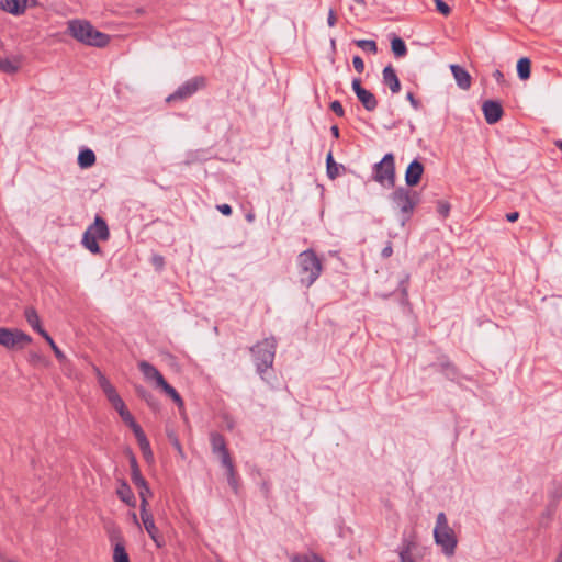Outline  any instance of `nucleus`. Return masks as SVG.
<instances>
[{
	"label": "nucleus",
	"mask_w": 562,
	"mask_h": 562,
	"mask_svg": "<svg viewBox=\"0 0 562 562\" xmlns=\"http://www.w3.org/2000/svg\"><path fill=\"white\" fill-rule=\"evenodd\" d=\"M67 32L77 42L87 46L105 47L110 43V35L97 30L89 21L72 19L67 22Z\"/></svg>",
	"instance_id": "f257e3e1"
},
{
	"label": "nucleus",
	"mask_w": 562,
	"mask_h": 562,
	"mask_svg": "<svg viewBox=\"0 0 562 562\" xmlns=\"http://www.w3.org/2000/svg\"><path fill=\"white\" fill-rule=\"evenodd\" d=\"M434 541L440 548L441 553L446 558H452L458 547V536L453 528L449 525L445 513H439L436 517L434 528Z\"/></svg>",
	"instance_id": "f03ea898"
},
{
	"label": "nucleus",
	"mask_w": 562,
	"mask_h": 562,
	"mask_svg": "<svg viewBox=\"0 0 562 562\" xmlns=\"http://www.w3.org/2000/svg\"><path fill=\"white\" fill-rule=\"evenodd\" d=\"M138 368L148 383H153L156 387L161 389L175 401L179 409L183 411L184 404L181 396L171 385L166 382L161 373L153 364L147 361H140L138 363Z\"/></svg>",
	"instance_id": "7ed1b4c3"
},
{
	"label": "nucleus",
	"mask_w": 562,
	"mask_h": 562,
	"mask_svg": "<svg viewBox=\"0 0 562 562\" xmlns=\"http://www.w3.org/2000/svg\"><path fill=\"white\" fill-rule=\"evenodd\" d=\"M301 282L311 286L322 272V263L313 250H305L297 258Z\"/></svg>",
	"instance_id": "20e7f679"
},
{
	"label": "nucleus",
	"mask_w": 562,
	"mask_h": 562,
	"mask_svg": "<svg viewBox=\"0 0 562 562\" xmlns=\"http://www.w3.org/2000/svg\"><path fill=\"white\" fill-rule=\"evenodd\" d=\"M110 236L108 225L103 218L97 216L93 224L90 225L83 234L82 245L92 254L100 252L98 241L108 240Z\"/></svg>",
	"instance_id": "39448f33"
},
{
	"label": "nucleus",
	"mask_w": 562,
	"mask_h": 562,
	"mask_svg": "<svg viewBox=\"0 0 562 562\" xmlns=\"http://www.w3.org/2000/svg\"><path fill=\"white\" fill-rule=\"evenodd\" d=\"M276 345L274 338H266L251 349L255 355L257 369L260 373L272 366Z\"/></svg>",
	"instance_id": "423d86ee"
},
{
	"label": "nucleus",
	"mask_w": 562,
	"mask_h": 562,
	"mask_svg": "<svg viewBox=\"0 0 562 562\" xmlns=\"http://www.w3.org/2000/svg\"><path fill=\"white\" fill-rule=\"evenodd\" d=\"M374 180L383 187H393L395 181L394 156L386 154L380 162L374 166Z\"/></svg>",
	"instance_id": "0eeeda50"
},
{
	"label": "nucleus",
	"mask_w": 562,
	"mask_h": 562,
	"mask_svg": "<svg viewBox=\"0 0 562 562\" xmlns=\"http://www.w3.org/2000/svg\"><path fill=\"white\" fill-rule=\"evenodd\" d=\"M32 342V338L21 329L0 327V345L7 349H21Z\"/></svg>",
	"instance_id": "6e6552de"
},
{
	"label": "nucleus",
	"mask_w": 562,
	"mask_h": 562,
	"mask_svg": "<svg viewBox=\"0 0 562 562\" xmlns=\"http://www.w3.org/2000/svg\"><path fill=\"white\" fill-rule=\"evenodd\" d=\"M211 445L214 453L218 456L222 464L227 469L228 472V483L235 490L236 481L234 476V467L232 460L229 458L228 451L226 449L224 438L218 434H212L211 436Z\"/></svg>",
	"instance_id": "1a4fd4ad"
},
{
	"label": "nucleus",
	"mask_w": 562,
	"mask_h": 562,
	"mask_svg": "<svg viewBox=\"0 0 562 562\" xmlns=\"http://www.w3.org/2000/svg\"><path fill=\"white\" fill-rule=\"evenodd\" d=\"M205 87V78L204 77H194L187 80L182 83L175 93L170 94L167 98V102L184 100L192 94H194L198 90Z\"/></svg>",
	"instance_id": "9d476101"
},
{
	"label": "nucleus",
	"mask_w": 562,
	"mask_h": 562,
	"mask_svg": "<svg viewBox=\"0 0 562 562\" xmlns=\"http://www.w3.org/2000/svg\"><path fill=\"white\" fill-rule=\"evenodd\" d=\"M391 199L393 203L403 212L411 214L414 211V207L418 203V196L417 194L411 193L405 188H398L396 189L392 195Z\"/></svg>",
	"instance_id": "9b49d317"
},
{
	"label": "nucleus",
	"mask_w": 562,
	"mask_h": 562,
	"mask_svg": "<svg viewBox=\"0 0 562 562\" xmlns=\"http://www.w3.org/2000/svg\"><path fill=\"white\" fill-rule=\"evenodd\" d=\"M94 372L98 379L99 386L101 387L102 392L104 393L106 400L112 405V407L115 409L119 406L125 404L124 401L119 395L114 385L110 382V380L98 368H94Z\"/></svg>",
	"instance_id": "f8f14e48"
},
{
	"label": "nucleus",
	"mask_w": 562,
	"mask_h": 562,
	"mask_svg": "<svg viewBox=\"0 0 562 562\" xmlns=\"http://www.w3.org/2000/svg\"><path fill=\"white\" fill-rule=\"evenodd\" d=\"M38 5L37 0H0V10L15 16L23 15L27 9Z\"/></svg>",
	"instance_id": "ddd939ff"
},
{
	"label": "nucleus",
	"mask_w": 562,
	"mask_h": 562,
	"mask_svg": "<svg viewBox=\"0 0 562 562\" xmlns=\"http://www.w3.org/2000/svg\"><path fill=\"white\" fill-rule=\"evenodd\" d=\"M352 89L366 110H368V111L375 110V108L378 105L376 99L373 93H371L369 90H366L364 88L361 87L360 79L356 78L352 80Z\"/></svg>",
	"instance_id": "4468645a"
},
{
	"label": "nucleus",
	"mask_w": 562,
	"mask_h": 562,
	"mask_svg": "<svg viewBox=\"0 0 562 562\" xmlns=\"http://www.w3.org/2000/svg\"><path fill=\"white\" fill-rule=\"evenodd\" d=\"M143 526L150 537V539L154 541L157 548H162L165 546V539L161 536L159 529L157 528L154 517L151 514L142 515L140 516Z\"/></svg>",
	"instance_id": "2eb2a0df"
},
{
	"label": "nucleus",
	"mask_w": 562,
	"mask_h": 562,
	"mask_svg": "<svg viewBox=\"0 0 562 562\" xmlns=\"http://www.w3.org/2000/svg\"><path fill=\"white\" fill-rule=\"evenodd\" d=\"M484 117L488 124L497 123L503 115V108L499 102L487 100L482 104Z\"/></svg>",
	"instance_id": "dca6fc26"
},
{
	"label": "nucleus",
	"mask_w": 562,
	"mask_h": 562,
	"mask_svg": "<svg viewBox=\"0 0 562 562\" xmlns=\"http://www.w3.org/2000/svg\"><path fill=\"white\" fill-rule=\"evenodd\" d=\"M424 173V166L418 160H413L405 172V182L409 187H415L419 183Z\"/></svg>",
	"instance_id": "f3484780"
},
{
	"label": "nucleus",
	"mask_w": 562,
	"mask_h": 562,
	"mask_svg": "<svg viewBox=\"0 0 562 562\" xmlns=\"http://www.w3.org/2000/svg\"><path fill=\"white\" fill-rule=\"evenodd\" d=\"M451 72L454 77L457 85L463 89L468 90L471 87V76L470 74L462 67L458 65L450 66Z\"/></svg>",
	"instance_id": "a211bd4d"
},
{
	"label": "nucleus",
	"mask_w": 562,
	"mask_h": 562,
	"mask_svg": "<svg viewBox=\"0 0 562 562\" xmlns=\"http://www.w3.org/2000/svg\"><path fill=\"white\" fill-rule=\"evenodd\" d=\"M24 316L29 325L37 331L42 337H44L45 334H48L41 325V319L38 316L37 311L33 306H29L24 311Z\"/></svg>",
	"instance_id": "6ab92c4d"
},
{
	"label": "nucleus",
	"mask_w": 562,
	"mask_h": 562,
	"mask_svg": "<svg viewBox=\"0 0 562 562\" xmlns=\"http://www.w3.org/2000/svg\"><path fill=\"white\" fill-rule=\"evenodd\" d=\"M383 81L386 86H389L393 93H397L401 90L400 80L392 66H387L383 69Z\"/></svg>",
	"instance_id": "aec40b11"
},
{
	"label": "nucleus",
	"mask_w": 562,
	"mask_h": 562,
	"mask_svg": "<svg viewBox=\"0 0 562 562\" xmlns=\"http://www.w3.org/2000/svg\"><path fill=\"white\" fill-rule=\"evenodd\" d=\"M116 494H117L119 498L122 502H124L125 504H127L128 506L134 507L136 505L135 496H134L131 487L125 482H122L120 484V486L116 490Z\"/></svg>",
	"instance_id": "412c9836"
},
{
	"label": "nucleus",
	"mask_w": 562,
	"mask_h": 562,
	"mask_svg": "<svg viewBox=\"0 0 562 562\" xmlns=\"http://www.w3.org/2000/svg\"><path fill=\"white\" fill-rule=\"evenodd\" d=\"M21 68V57L14 56L0 60V69L7 74H14Z\"/></svg>",
	"instance_id": "4be33fe9"
},
{
	"label": "nucleus",
	"mask_w": 562,
	"mask_h": 562,
	"mask_svg": "<svg viewBox=\"0 0 562 562\" xmlns=\"http://www.w3.org/2000/svg\"><path fill=\"white\" fill-rule=\"evenodd\" d=\"M95 164V155L91 149H83L78 155V165L82 169L92 167Z\"/></svg>",
	"instance_id": "5701e85b"
},
{
	"label": "nucleus",
	"mask_w": 562,
	"mask_h": 562,
	"mask_svg": "<svg viewBox=\"0 0 562 562\" xmlns=\"http://www.w3.org/2000/svg\"><path fill=\"white\" fill-rule=\"evenodd\" d=\"M138 488V494L140 498V516L151 514L148 510V497L151 495L150 488L147 484L145 486H136Z\"/></svg>",
	"instance_id": "b1692460"
},
{
	"label": "nucleus",
	"mask_w": 562,
	"mask_h": 562,
	"mask_svg": "<svg viewBox=\"0 0 562 562\" xmlns=\"http://www.w3.org/2000/svg\"><path fill=\"white\" fill-rule=\"evenodd\" d=\"M130 461H131V469H132V473H131L132 482L135 484V486H145V484H147V482L140 474V470H139V467L137 464L135 457L132 456Z\"/></svg>",
	"instance_id": "393cba45"
},
{
	"label": "nucleus",
	"mask_w": 562,
	"mask_h": 562,
	"mask_svg": "<svg viewBox=\"0 0 562 562\" xmlns=\"http://www.w3.org/2000/svg\"><path fill=\"white\" fill-rule=\"evenodd\" d=\"M531 72V63L529 58L522 57L517 61V74L521 80H527L530 78Z\"/></svg>",
	"instance_id": "a878e982"
},
{
	"label": "nucleus",
	"mask_w": 562,
	"mask_h": 562,
	"mask_svg": "<svg viewBox=\"0 0 562 562\" xmlns=\"http://www.w3.org/2000/svg\"><path fill=\"white\" fill-rule=\"evenodd\" d=\"M113 561L114 562H130L128 554L125 550L123 542L117 541L113 549Z\"/></svg>",
	"instance_id": "bb28decb"
},
{
	"label": "nucleus",
	"mask_w": 562,
	"mask_h": 562,
	"mask_svg": "<svg viewBox=\"0 0 562 562\" xmlns=\"http://www.w3.org/2000/svg\"><path fill=\"white\" fill-rule=\"evenodd\" d=\"M391 48L396 57H403L407 53L406 45H405L404 41L400 37H394L391 41Z\"/></svg>",
	"instance_id": "cd10ccee"
},
{
	"label": "nucleus",
	"mask_w": 562,
	"mask_h": 562,
	"mask_svg": "<svg viewBox=\"0 0 562 562\" xmlns=\"http://www.w3.org/2000/svg\"><path fill=\"white\" fill-rule=\"evenodd\" d=\"M327 175L330 179H335L339 175V166L334 161L331 153L327 155Z\"/></svg>",
	"instance_id": "c85d7f7f"
},
{
	"label": "nucleus",
	"mask_w": 562,
	"mask_h": 562,
	"mask_svg": "<svg viewBox=\"0 0 562 562\" xmlns=\"http://www.w3.org/2000/svg\"><path fill=\"white\" fill-rule=\"evenodd\" d=\"M115 411L119 413L120 417L127 426H131L135 422L134 417L132 416L125 404L119 406L117 408H115Z\"/></svg>",
	"instance_id": "c756f323"
},
{
	"label": "nucleus",
	"mask_w": 562,
	"mask_h": 562,
	"mask_svg": "<svg viewBox=\"0 0 562 562\" xmlns=\"http://www.w3.org/2000/svg\"><path fill=\"white\" fill-rule=\"evenodd\" d=\"M47 344L49 345V347L52 348V350L54 351L56 358L59 360V361H65L66 360V356L64 355V352L57 347V345L55 344V341L53 340V338L48 335V334H45L44 337H43Z\"/></svg>",
	"instance_id": "7c9ffc66"
},
{
	"label": "nucleus",
	"mask_w": 562,
	"mask_h": 562,
	"mask_svg": "<svg viewBox=\"0 0 562 562\" xmlns=\"http://www.w3.org/2000/svg\"><path fill=\"white\" fill-rule=\"evenodd\" d=\"M357 46L363 50H368L372 54H375L378 50L376 43L371 40H359L356 42Z\"/></svg>",
	"instance_id": "2f4dec72"
},
{
	"label": "nucleus",
	"mask_w": 562,
	"mask_h": 562,
	"mask_svg": "<svg viewBox=\"0 0 562 562\" xmlns=\"http://www.w3.org/2000/svg\"><path fill=\"white\" fill-rule=\"evenodd\" d=\"M138 442V446L144 454V457L147 459V460H151L153 459V452H151V449H150V445H149V441L147 440L146 437L144 438H140L139 440H137Z\"/></svg>",
	"instance_id": "473e14b6"
},
{
	"label": "nucleus",
	"mask_w": 562,
	"mask_h": 562,
	"mask_svg": "<svg viewBox=\"0 0 562 562\" xmlns=\"http://www.w3.org/2000/svg\"><path fill=\"white\" fill-rule=\"evenodd\" d=\"M451 205L448 201L440 200L437 202V212L442 218H447L450 214Z\"/></svg>",
	"instance_id": "72a5a7b5"
},
{
	"label": "nucleus",
	"mask_w": 562,
	"mask_h": 562,
	"mask_svg": "<svg viewBox=\"0 0 562 562\" xmlns=\"http://www.w3.org/2000/svg\"><path fill=\"white\" fill-rule=\"evenodd\" d=\"M411 543L405 544L400 551L401 562H415L411 554Z\"/></svg>",
	"instance_id": "f704fd0d"
},
{
	"label": "nucleus",
	"mask_w": 562,
	"mask_h": 562,
	"mask_svg": "<svg viewBox=\"0 0 562 562\" xmlns=\"http://www.w3.org/2000/svg\"><path fill=\"white\" fill-rule=\"evenodd\" d=\"M292 561L293 562H323V560L319 559L315 554L297 555V557H294Z\"/></svg>",
	"instance_id": "c9c22d12"
},
{
	"label": "nucleus",
	"mask_w": 562,
	"mask_h": 562,
	"mask_svg": "<svg viewBox=\"0 0 562 562\" xmlns=\"http://www.w3.org/2000/svg\"><path fill=\"white\" fill-rule=\"evenodd\" d=\"M436 9L438 12H440L442 15L447 16L450 14L451 9L450 7L442 0H434Z\"/></svg>",
	"instance_id": "e433bc0d"
},
{
	"label": "nucleus",
	"mask_w": 562,
	"mask_h": 562,
	"mask_svg": "<svg viewBox=\"0 0 562 562\" xmlns=\"http://www.w3.org/2000/svg\"><path fill=\"white\" fill-rule=\"evenodd\" d=\"M29 362L32 364H37V363L44 362V359L40 353H37L35 351H31L29 353Z\"/></svg>",
	"instance_id": "4c0bfd02"
},
{
	"label": "nucleus",
	"mask_w": 562,
	"mask_h": 562,
	"mask_svg": "<svg viewBox=\"0 0 562 562\" xmlns=\"http://www.w3.org/2000/svg\"><path fill=\"white\" fill-rule=\"evenodd\" d=\"M130 427L133 430V432H134V435H135L137 440H139L140 438L146 437L144 431L142 430L140 426L136 422H134Z\"/></svg>",
	"instance_id": "58836bf2"
},
{
	"label": "nucleus",
	"mask_w": 562,
	"mask_h": 562,
	"mask_svg": "<svg viewBox=\"0 0 562 562\" xmlns=\"http://www.w3.org/2000/svg\"><path fill=\"white\" fill-rule=\"evenodd\" d=\"M352 64H353L355 69L358 72L361 74L364 70V63H363V60L359 56H355L353 57Z\"/></svg>",
	"instance_id": "ea45409f"
},
{
	"label": "nucleus",
	"mask_w": 562,
	"mask_h": 562,
	"mask_svg": "<svg viewBox=\"0 0 562 562\" xmlns=\"http://www.w3.org/2000/svg\"><path fill=\"white\" fill-rule=\"evenodd\" d=\"M330 109L334 113H336L338 116L344 115V109L339 101H334L330 103Z\"/></svg>",
	"instance_id": "a19ab883"
},
{
	"label": "nucleus",
	"mask_w": 562,
	"mask_h": 562,
	"mask_svg": "<svg viewBox=\"0 0 562 562\" xmlns=\"http://www.w3.org/2000/svg\"><path fill=\"white\" fill-rule=\"evenodd\" d=\"M336 22H337L336 14H335L334 10L330 9L328 12V18H327L328 26L333 27L336 24Z\"/></svg>",
	"instance_id": "79ce46f5"
},
{
	"label": "nucleus",
	"mask_w": 562,
	"mask_h": 562,
	"mask_svg": "<svg viewBox=\"0 0 562 562\" xmlns=\"http://www.w3.org/2000/svg\"><path fill=\"white\" fill-rule=\"evenodd\" d=\"M217 210L223 214V215H231L232 214V207L228 205V204H221V205H217Z\"/></svg>",
	"instance_id": "37998d69"
},
{
	"label": "nucleus",
	"mask_w": 562,
	"mask_h": 562,
	"mask_svg": "<svg viewBox=\"0 0 562 562\" xmlns=\"http://www.w3.org/2000/svg\"><path fill=\"white\" fill-rule=\"evenodd\" d=\"M493 77L494 79L498 82V83H503L505 82V77L503 75V72L498 69H496L494 72H493Z\"/></svg>",
	"instance_id": "c03bdc74"
},
{
	"label": "nucleus",
	"mask_w": 562,
	"mask_h": 562,
	"mask_svg": "<svg viewBox=\"0 0 562 562\" xmlns=\"http://www.w3.org/2000/svg\"><path fill=\"white\" fill-rule=\"evenodd\" d=\"M392 252H393L392 245H391V244H387V245L383 248V250H382V256H383L384 258H387V257H390V256L392 255Z\"/></svg>",
	"instance_id": "a18cd8bd"
},
{
	"label": "nucleus",
	"mask_w": 562,
	"mask_h": 562,
	"mask_svg": "<svg viewBox=\"0 0 562 562\" xmlns=\"http://www.w3.org/2000/svg\"><path fill=\"white\" fill-rule=\"evenodd\" d=\"M407 100L411 102V104L413 105L414 109H418L419 106V103L418 101L414 98L413 93H407Z\"/></svg>",
	"instance_id": "49530a36"
},
{
	"label": "nucleus",
	"mask_w": 562,
	"mask_h": 562,
	"mask_svg": "<svg viewBox=\"0 0 562 562\" xmlns=\"http://www.w3.org/2000/svg\"><path fill=\"white\" fill-rule=\"evenodd\" d=\"M518 217H519V213L518 212H512V213H508L506 215L507 221L512 222V223L516 222L518 220Z\"/></svg>",
	"instance_id": "de8ad7c7"
},
{
	"label": "nucleus",
	"mask_w": 562,
	"mask_h": 562,
	"mask_svg": "<svg viewBox=\"0 0 562 562\" xmlns=\"http://www.w3.org/2000/svg\"><path fill=\"white\" fill-rule=\"evenodd\" d=\"M153 261L157 268H161L164 265V259L161 257L155 256Z\"/></svg>",
	"instance_id": "09e8293b"
},
{
	"label": "nucleus",
	"mask_w": 562,
	"mask_h": 562,
	"mask_svg": "<svg viewBox=\"0 0 562 562\" xmlns=\"http://www.w3.org/2000/svg\"><path fill=\"white\" fill-rule=\"evenodd\" d=\"M553 562H562V549L559 551Z\"/></svg>",
	"instance_id": "8fccbe9b"
},
{
	"label": "nucleus",
	"mask_w": 562,
	"mask_h": 562,
	"mask_svg": "<svg viewBox=\"0 0 562 562\" xmlns=\"http://www.w3.org/2000/svg\"><path fill=\"white\" fill-rule=\"evenodd\" d=\"M331 132H333V134H334V136H335V137H338V135H339V130H338V127H337V126H333V127H331Z\"/></svg>",
	"instance_id": "3c124183"
},
{
	"label": "nucleus",
	"mask_w": 562,
	"mask_h": 562,
	"mask_svg": "<svg viewBox=\"0 0 562 562\" xmlns=\"http://www.w3.org/2000/svg\"><path fill=\"white\" fill-rule=\"evenodd\" d=\"M132 519L136 525H138V519L135 513L132 514Z\"/></svg>",
	"instance_id": "603ef678"
},
{
	"label": "nucleus",
	"mask_w": 562,
	"mask_h": 562,
	"mask_svg": "<svg viewBox=\"0 0 562 562\" xmlns=\"http://www.w3.org/2000/svg\"><path fill=\"white\" fill-rule=\"evenodd\" d=\"M246 218H247V221H248V222H252V221H254V218H255V216H254L252 214H248V215L246 216Z\"/></svg>",
	"instance_id": "864d4df0"
},
{
	"label": "nucleus",
	"mask_w": 562,
	"mask_h": 562,
	"mask_svg": "<svg viewBox=\"0 0 562 562\" xmlns=\"http://www.w3.org/2000/svg\"><path fill=\"white\" fill-rule=\"evenodd\" d=\"M557 145L560 148V150L562 151V140L558 142Z\"/></svg>",
	"instance_id": "5fc2aeb1"
},
{
	"label": "nucleus",
	"mask_w": 562,
	"mask_h": 562,
	"mask_svg": "<svg viewBox=\"0 0 562 562\" xmlns=\"http://www.w3.org/2000/svg\"><path fill=\"white\" fill-rule=\"evenodd\" d=\"M177 448L181 452V447H180V445L178 442H177Z\"/></svg>",
	"instance_id": "6e6d98bb"
}]
</instances>
